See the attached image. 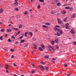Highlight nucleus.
<instances>
[{"mask_svg": "<svg viewBox=\"0 0 76 76\" xmlns=\"http://www.w3.org/2000/svg\"><path fill=\"white\" fill-rule=\"evenodd\" d=\"M41 45L42 48H43V49L45 48V46H44V45L42 44H41Z\"/></svg>", "mask_w": 76, "mask_h": 76, "instance_id": "11", "label": "nucleus"}, {"mask_svg": "<svg viewBox=\"0 0 76 76\" xmlns=\"http://www.w3.org/2000/svg\"><path fill=\"white\" fill-rule=\"evenodd\" d=\"M34 0H30V1L31 3H32V1H33Z\"/></svg>", "mask_w": 76, "mask_h": 76, "instance_id": "56", "label": "nucleus"}, {"mask_svg": "<svg viewBox=\"0 0 76 76\" xmlns=\"http://www.w3.org/2000/svg\"><path fill=\"white\" fill-rule=\"evenodd\" d=\"M1 32H4V29H1Z\"/></svg>", "mask_w": 76, "mask_h": 76, "instance_id": "29", "label": "nucleus"}, {"mask_svg": "<svg viewBox=\"0 0 76 76\" xmlns=\"http://www.w3.org/2000/svg\"><path fill=\"white\" fill-rule=\"evenodd\" d=\"M50 42H51V45H53L54 44V43H55V42L54 41H53V40L51 41Z\"/></svg>", "mask_w": 76, "mask_h": 76, "instance_id": "8", "label": "nucleus"}, {"mask_svg": "<svg viewBox=\"0 0 76 76\" xmlns=\"http://www.w3.org/2000/svg\"><path fill=\"white\" fill-rule=\"evenodd\" d=\"M34 48L35 50H37V45H36L34 44Z\"/></svg>", "mask_w": 76, "mask_h": 76, "instance_id": "18", "label": "nucleus"}, {"mask_svg": "<svg viewBox=\"0 0 76 76\" xmlns=\"http://www.w3.org/2000/svg\"><path fill=\"white\" fill-rule=\"evenodd\" d=\"M57 5L58 6H60V3H58L57 4Z\"/></svg>", "mask_w": 76, "mask_h": 76, "instance_id": "49", "label": "nucleus"}, {"mask_svg": "<svg viewBox=\"0 0 76 76\" xmlns=\"http://www.w3.org/2000/svg\"><path fill=\"white\" fill-rule=\"evenodd\" d=\"M65 27L66 29H68L69 28V26H65Z\"/></svg>", "mask_w": 76, "mask_h": 76, "instance_id": "28", "label": "nucleus"}, {"mask_svg": "<svg viewBox=\"0 0 76 76\" xmlns=\"http://www.w3.org/2000/svg\"><path fill=\"white\" fill-rule=\"evenodd\" d=\"M56 48H57V49H58L59 47L57 45H56Z\"/></svg>", "mask_w": 76, "mask_h": 76, "instance_id": "47", "label": "nucleus"}, {"mask_svg": "<svg viewBox=\"0 0 76 76\" xmlns=\"http://www.w3.org/2000/svg\"><path fill=\"white\" fill-rule=\"evenodd\" d=\"M19 0H15V2L14 3V4L15 6H17L18 4V1Z\"/></svg>", "mask_w": 76, "mask_h": 76, "instance_id": "4", "label": "nucleus"}, {"mask_svg": "<svg viewBox=\"0 0 76 76\" xmlns=\"http://www.w3.org/2000/svg\"><path fill=\"white\" fill-rule=\"evenodd\" d=\"M4 50H5V51H7V49H4Z\"/></svg>", "mask_w": 76, "mask_h": 76, "instance_id": "62", "label": "nucleus"}, {"mask_svg": "<svg viewBox=\"0 0 76 76\" xmlns=\"http://www.w3.org/2000/svg\"><path fill=\"white\" fill-rule=\"evenodd\" d=\"M51 14L54 15V13L53 11H51Z\"/></svg>", "mask_w": 76, "mask_h": 76, "instance_id": "43", "label": "nucleus"}, {"mask_svg": "<svg viewBox=\"0 0 76 76\" xmlns=\"http://www.w3.org/2000/svg\"><path fill=\"white\" fill-rule=\"evenodd\" d=\"M37 7L38 9H40V5L39 4L38 6Z\"/></svg>", "mask_w": 76, "mask_h": 76, "instance_id": "42", "label": "nucleus"}, {"mask_svg": "<svg viewBox=\"0 0 76 76\" xmlns=\"http://www.w3.org/2000/svg\"><path fill=\"white\" fill-rule=\"evenodd\" d=\"M31 73H32V74H34L35 73V70H34V69H32L31 71Z\"/></svg>", "mask_w": 76, "mask_h": 76, "instance_id": "10", "label": "nucleus"}, {"mask_svg": "<svg viewBox=\"0 0 76 76\" xmlns=\"http://www.w3.org/2000/svg\"><path fill=\"white\" fill-rule=\"evenodd\" d=\"M64 22L66 21V19L64 18Z\"/></svg>", "mask_w": 76, "mask_h": 76, "instance_id": "50", "label": "nucleus"}, {"mask_svg": "<svg viewBox=\"0 0 76 76\" xmlns=\"http://www.w3.org/2000/svg\"><path fill=\"white\" fill-rule=\"evenodd\" d=\"M45 69L46 70H48V67H45Z\"/></svg>", "mask_w": 76, "mask_h": 76, "instance_id": "41", "label": "nucleus"}, {"mask_svg": "<svg viewBox=\"0 0 76 76\" xmlns=\"http://www.w3.org/2000/svg\"><path fill=\"white\" fill-rule=\"evenodd\" d=\"M62 27V28H64L65 26H64V25H61Z\"/></svg>", "mask_w": 76, "mask_h": 76, "instance_id": "48", "label": "nucleus"}, {"mask_svg": "<svg viewBox=\"0 0 76 76\" xmlns=\"http://www.w3.org/2000/svg\"><path fill=\"white\" fill-rule=\"evenodd\" d=\"M52 60H56V59L54 58H53Z\"/></svg>", "mask_w": 76, "mask_h": 76, "instance_id": "59", "label": "nucleus"}, {"mask_svg": "<svg viewBox=\"0 0 76 76\" xmlns=\"http://www.w3.org/2000/svg\"><path fill=\"white\" fill-rule=\"evenodd\" d=\"M73 44L74 45H76V42H74Z\"/></svg>", "mask_w": 76, "mask_h": 76, "instance_id": "46", "label": "nucleus"}, {"mask_svg": "<svg viewBox=\"0 0 76 76\" xmlns=\"http://www.w3.org/2000/svg\"><path fill=\"white\" fill-rule=\"evenodd\" d=\"M11 58H14V56H13V55H12V57H11Z\"/></svg>", "mask_w": 76, "mask_h": 76, "instance_id": "53", "label": "nucleus"}, {"mask_svg": "<svg viewBox=\"0 0 76 76\" xmlns=\"http://www.w3.org/2000/svg\"><path fill=\"white\" fill-rule=\"evenodd\" d=\"M10 50L11 51H12V52H13V51H14V50L13 49H10Z\"/></svg>", "mask_w": 76, "mask_h": 76, "instance_id": "38", "label": "nucleus"}, {"mask_svg": "<svg viewBox=\"0 0 76 76\" xmlns=\"http://www.w3.org/2000/svg\"><path fill=\"white\" fill-rule=\"evenodd\" d=\"M67 76H70V74H67Z\"/></svg>", "mask_w": 76, "mask_h": 76, "instance_id": "55", "label": "nucleus"}, {"mask_svg": "<svg viewBox=\"0 0 76 76\" xmlns=\"http://www.w3.org/2000/svg\"><path fill=\"white\" fill-rule=\"evenodd\" d=\"M61 13L62 14H65L66 13V10H63L61 12Z\"/></svg>", "mask_w": 76, "mask_h": 76, "instance_id": "13", "label": "nucleus"}, {"mask_svg": "<svg viewBox=\"0 0 76 76\" xmlns=\"http://www.w3.org/2000/svg\"><path fill=\"white\" fill-rule=\"evenodd\" d=\"M70 32L71 34H75L76 33L75 31L73 29L71 30Z\"/></svg>", "mask_w": 76, "mask_h": 76, "instance_id": "5", "label": "nucleus"}, {"mask_svg": "<svg viewBox=\"0 0 76 76\" xmlns=\"http://www.w3.org/2000/svg\"><path fill=\"white\" fill-rule=\"evenodd\" d=\"M39 67L40 68L42 71H44V66H42L39 65Z\"/></svg>", "mask_w": 76, "mask_h": 76, "instance_id": "2", "label": "nucleus"}, {"mask_svg": "<svg viewBox=\"0 0 76 76\" xmlns=\"http://www.w3.org/2000/svg\"><path fill=\"white\" fill-rule=\"evenodd\" d=\"M15 10H16V11H18V8H15Z\"/></svg>", "mask_w": 76, "mask_h": 76, "instance_id": "45", "label": "nucleus"}, {"mask_svg": "<svg viewBox=\"0 0 76 76\" xmlns=\"http://www.w3.org/2000/svg\"><path fill=\"white\" fill-rule=\"evenodd\" d=\"M0 39L1 40H3V36H1L0 37Z\"/></svg>", "mask_w": 76, "mask_h": 76, "instance_id": "39", "label": "nucleus"}, {"mask_svg": "<svg viewBox=\"0 0 76 76\" xmlns=\"http://www.w3.org/2000/svg\"><path fill=\"white\" fill-rule=\"evenodd\" d=\"M55 26L56 27H58V28H60V26L58 25L56 26Z\"/></svg>", "mask_w": 76, "mask_h": 76, "instance_id": "52", "label": "nucleus"}, {"mask_svg": "<svg viewBox=\"0 0 76 76\" xmlns=\"http://www.w3.org/2000/svg\"><path fill=\"white\" fill-rule=\"evenodd\" d=\"M18 35V34H15V37H16V36H17V35Z\"/></svg>", "mask_w": 76, "mask_h": 76, "instance_id": "64", "label": "nucleus"}, {"mask_svg": "<svg viewBox=\"0 0 76 76\" xmlns=\"http://www.w3.org/2000/svg\"><path fill=\"white\" fill-rule=\"evenodd\" d=\"M64 66H65V67H67V65L66 64H64Z\"/></svg>", "mask_w": 76, "mask_h": 76, "instance_id": "40", "label": "nucleus"}, {"mask_svg": "<svg viewBox=\"0 0 76 76\" xmlns=\"http://www.w3.org/2000/svg\"><path fill=\"white\" fill-rule=\"evenodd\" d=\"M45 25H47L48 26H49L51 25V24L47 22L45 23Z\"/></svg>", "mask_w": 76, "mask_h": 76, "instance_id": "12", "label": "nucleus"}, {"mask_svg": "<svg viewBox=\"0 0 76 76\" xmlns=\"http://www.w3.org/2000/svg\"><path fill=\"white\" fill-rule=\"evenodd\" d=\"M39 51H43V50L42 48H41V47H40L39 48Z\"/></svg>", "mask_w": 76, "mask_h": 76, "instance_id": "24", "label": "nucleus"}, {"mask_svg": "<svg viewBox=\"0 0 76 76\" xmlns=\"http://www.w3.org/2000/svg\"><path fill=\"white\" fill-rule=\"evenodd\" d=\"M6 72H7V73H9V71L7 70H6Z\"/></svg>", "mask_w": 76, "mask_h": 76, "instance_id": "58", "label": "nucleus"}, {"mask_svg": "<svg viewBox=\"0 0 76 76\" xmlns=\"http://www.w3.org/2000/svg\"><path fill=\"white\" fill-rule=\"evenodd\" d=\"M25 42V40L23 39H22L20 40V43H23Z\"/></svg>", "mask_w": 76, "mask_h": 76, "instance_id": "19", "label": "nucleus"}, {"mask_svg": "<svg viewBox=\"0 0 76 76\" xmlns=\"http://www.w3.org/2000/svg\"><path fill=\"white\" fill-rule=\"evenodd\" d=\"M72 18H75V14H74L72 16Z\"/></svg>", "mask_w": 76, "mask_h": 76, "instance_id": "27", "label": "nucleus"}, {"mask_svg": "<svg viewBox=\"0 0 76 76\" xmlns=\"http://www.w3.org/2000/svg\"><path fill=\"white\" fill-rule=\"evenodd\" d=\"M14 76H18L17 75H16V74H14Z\"/></svg>", "mask_w": 76, "mask_h": 76, "instance_id": "60", "label": "nucleus"}, {"mask_svg": "<svg viewBox=\"0 0 76 76\" xmlns=\"http://www.w3.org/2000/svg\"><path fill=\"white\" fill-rule=\"evenodd\" d=\"M42 27H43V28H48V27H47V26L45 25H43L42 26Z\"/></svg>", "mask_w": 76, "mask_h": 76, "instance_id": "15", "label": "nucleus"}, {"mask_svg": "<svg viewBox=\"0 0 76 76\" xmlns=\"http://www.w3.org/2000/svg\"><path fill=\"white\" fill-rule=\"evenodd\" d=\"M69 25V23H66L65 24V26H68Z\"/></svg>", "mask_w": 76, "mask_h": 76, "instance_id": "44", "label": "nucleus"}, {"mask_svg": "<svg viewBox=\"0 0 76 76\" xmlns=\"http://www.w3.org/2000/svg\"><path fill=\"white\" fill-rule=\"evenodd\" d=\"M23 37V36H22L19 37V39H22Z\"/></svg>", "mask_w": 76, "mask_h": 76, "instance_id": "25", "label": "nucleus"}, {"mask_svg": "<svg viewBox=\"0 0 76 76\" xmlns=\"http://www.w3.org/2000/svg\"><path fill=\"white\" fill-rule=\"evenodd\" d=\"M57 36H60V34L58 33H57Z\"/></svg>", "mask_w": 76, "mask_h": 76, "instance_id": "31", "label": "nucleus"}, {"mask_svg": "<svg viewBox=\"0 0 76 76\" xmlns=\"http://www.w3.org/2000/svg\"><path fill=\"white\" fill-rule=\"evenodd\" d=\"M18 43H19V42L18 41H16L15 42V44L16 45H17V44H18Z\"/></svg>", "mask_w": 76, "mask_h": 76, "instance_id": "35", "label": "nucleus"}, {"mask_svg": "<svg viewBox=\"0 0 76 76\" xmlns=\"http://www.w3.org/2000/svg\"><path fill=\"white\" fill-rule=\"evenodd\" d=\"M49 50L50 51H51V49L52 50H54V49L53 48V46H52L49 45L48 46Z\"/></svg>", "mask_w": 76, "mask_h": 76, "instance_id": "3", "label": "nucleus"}, {"mask_svg": "<svg viewBox=\"0 0 76 76\" xmlns=\"http://www.w3.org/2000/svg\"><path fill=\"white\" fill-rule=\"evenodd\" d=\"M40 63H41V64H42L44 65V62L43 61L41 62Z\"/></svg>", "mask_w": 76, "mask_h": 76, "instance_id": "36", "label": "nucleus"}, {"mask_svg": "<svg viewBox=\"0 0 76 76\" xmlns=\"http://www.w3.org/2000/svg\"><path fill=\"white\" fill-rule=\"evenodd\" d=\"M58 41H59V40H58V39H55V41L56 42L58 43Z\"/></svg>", "mask_w": 76, "mask_h": 76, "instance_id": "20", "label": "nucleus"}, {"mask_svg": "<svg viewBox=\"0 0 76 76\" xmlns=\"http://www.w3.org/2000/svg\"><path fill=\"white\" fill-rule=\"evenodd\" d=\"M19 28H22V24H20V25L19 26Z\"/></svg>", "mask_w": 76, "mask_h": 76, "instance_id": "22", "label": "nucleus"}, {"mask_svg": "<svg viewBox=\"0 0 76 76\" xmlns=\"http://www.w3.org/2000/svg\"><path fill=\"white\" fill-rule=\"evenodd\" d=\"M5 66L6 69H9V68H8V65L6 64L5 65Z\"/></svg>", "mask_w": 76, "mask_h": 76, "instance_id": "7", "label": "nucleus"}, {"mask_svg": "<svg viewBox=\"0 0 76 76\" xmlns=\"http://www.w3.org/2000/svg\"><path fill=\"white\" fill-rule=\"evenodd\" d=\"M4 11V10H3V9H1L0 10V13H3V12Z\"/></svg>", "mask_w": 76, "mask_h": 76, "instance_id": "16", "label": "nucleus"}, {"mask_svg": "<svg viewBox=\"0 0 76 76\" xmlns=\"http://www.w3.org/2000/svg\"><path fill=\"white\" fill-rule=\"evenodd\" d=\"M69 9L70 11H72L73 10V8L72 7L70 8H69Z\"/></svg>", "mask_w": 76, "mask_h": 76, "instance_id": "30", "label": "nucleus"}, {"mask_svg": "<svg viewBox=\"0 0 76 76\" xmlns=\"http://www.w3.org/2000/svg\"><path fill=\"white\" fill-rule=\"evenodd\" d=\"M58 20V22L59 23V24H61V20H60L59 19H57Z\"/></svg>", "mask_w": 76, "mask_h": 76, "instance_id": "6", "label": "nucleus"}, {"mask_svg": "<svg viewBox=\"0 0 76 76\" xmlns=\"http://www.w3.org/2000/svg\"><path fill=\"white\" fill-rule=\"evenodd\" d=\"M20 34V31H19L18 32V34Z\"/></svg>", "mask_w": 76, "mask_h": 76, "instance_id": "61", "label": "nucleus"}, {"mask_svg": "<svg viewBox=\"0 0 76 76\" xmlns=\"http://www.w3.org/2000/svg\"><path fill=\"white\" fill-rule=\"evenodd\" d=\"M44 58H48V56H45V57H44Z\"/></svg>", "mask_w": 76, "mask_h": 76, "instance_id": "32", "label": "nucleus"}, {"mask_svg": "<svg viewBox=\"0 0 76 76\" xmlns=\"http://www.w3.org/2000/svg\"><path fill=\"white\" fill-rule=\"evenodd\" d=\"M54 29L55 30H57L58 31H59V32L61 34V35L63 34V31H61V30H60V29H58L57 28H54Z\"/></svg>", "mask_w": 76, "mask_h": 76, "instance_id": "1", "label": "nucleus"}, {"mask_svg": "<svg viewBox=\"0 0 76 76\" xmlns=\"http://www.w3.org/2000/svg\"><path fill=\"white\" fill-rule=\"evenodd\" d=\"M12 39H15V37L13 36H12Z\"/></svg>", "mask_w": 76, "mask_h": 76, "instance_id": "33", "label": "nucleus"}, {"mask_svg": "<svg viewBox=\"0 0 76 76\" xmlns=\"http://www.w3.org/2000/svg\"><path fill=\"white\" fill-rule=\"evenodd\" d=\"M65 9H70V7H65Z\"/></svg>", "mask_w": 76, "mask_h": 76, "instance_id": "26", "label": "nucleus"}, {"mask_svg": "<svg viewBox=\"0 0 76 76\" xmlns=\"http://www.w3.org/2000/svg\"><path fill=\"white\" fill-rule=\"evenodd\" d=\"M7 31L8 32H12V30L10 29V28H9V29H7Z\"/></svg>", "mask_w": 76, "mask_h": 76, "instance_id": "9", "label": "nucleus"}, {"mask_svg": "<svg viewBox=\"0 0 76 76\" xmlns=\"http://www.w3.org/2000/svg\"><path fill=\"white\" fill-rule=\"evenodd\" d=\"M7 34H5V37L7 38Z\"/></svg>", "mask_w": 76, "mask_h": 76, "instance_id": "51", "label": "nucleus"}, {"mask_svg": "<svg viewBox=\"0 0 76 76\" xmlns=\"http://www.w3.org/2000/svg\"><path fill=\"white\" fill-rule=\"evenodd\" d=\"M13 64V65H14V66H16V65H15V63H14Z\"/></svg>", "mask_w": 76, "mask_h": 76, "instance_id": "57", "label": "nucleus"}, {"mask_svg": "<svg viewBox=\"0 0 76 76\" xmlns=\"http://www.w3.org/2000/svg\"><path fill=\"white\" fill-rule=\"evenodd\" d=\"M27 13H28V12L25 11L24 14V15H27Z\"/></svg>", "mask_w": 76, "mask_h": 76, "instance_id": "37", "label": "nucleus"}, {"mask_svg": "<svg viewBox=\"0 0 76 76\" xmlns=\"http://www.w3.org/2000/svg\"><path fill=\"white\" fill-rule=\"evenodd\" d=\"M8 42H11L12 41L10 40V39H9L7 40Z\"/></svg>", "mask_w": 76, "mask_h": 76, "instance_id": "34", "label": "nucleus"}, {"mask_svg": "<svg viewBox=\"0 0 76 76\" xmlns=\"http://www.w3.org/2000/svg\"><path fill=\"white\" fill-rule=\"evenodd\" d=\"M28 46V45H26L25 47H27V46Z\"/></svg>", "mask_w": 76, "mask_h": 76, "instance_id": "63", "label": "nucleus"}, {"mask_svg": "<svg viewBox=\"0 0 76 76\" xmlns=\"http://www.w3.org/2000/svg\"><path fill=\"white\" fill-rule=\"evenodd\" d=\"M29 35H30V36L32 37L33 35V34H32V33L30 32H29Z\"/></svg>", "mask_w": 76, "mask_h": 76, "instance_id": "14", "label": "nucleus"}, {"mask_svg": "<svg viewBox=\"0 0 76 76\" xmlns=\"http://www.w3.org/2000/svg\"><path fill=\"white\" fill-rule=\"evenodd\" d=\"M39 2H42V3H44V0H39Z\"/></svg>", "mask_w": 76, "mask_h": 76, "instance_id": "23", "label": "nucleus"}, {"mask_svg": "<svg viewBox=\"0 0 76 76\" xmlns=\"http://www.w3.org/2000/svg\"><path fill=\"white\" fill-rule=\"evenodd\" d=\"M24 34H25V37H27V35H28V32H26Z\"/></svg>", "mask_w": 76, "mask_h": 76, "instance_id": "17", "label": "nucleus"}, {"mask_svg": "<svg viewBox=\"0 0 76 76\" xmlns=\"http://www.w3.org/2000/svg\"><path fill=\"white\" fill-rule=\"evenodd\" d=\"M12 29H13L14 30H15V31H18V28H12Z\"/></svg>", "mask_w": 76, "mask_h": 76, "instance_id": "21", "label": "nucleus"}, {"mask_svg": "<svg viewBox=\"0 0 76 76\" xmlns=\"http://www.w3.org/2000/svg\"><path fill=\"white\" fill-rule=\"evenodd\" d=\"M32 65L33 67H34V66H35V65H34V64H32Z\"/></svg>", "mask_w": 76, "mask_h": 76, "instance_id": "54", "label": "nucleus"}]
</instances>
